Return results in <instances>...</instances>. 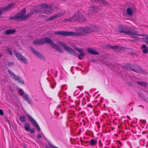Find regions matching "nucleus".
Wrapping results in <instances>:
<instances>
[{
	"mask_svg": "<svg viewBox=\"0 0 148 148\" xmlns=\"http://www.w3.org/2000/svg\"><path fill=\"white\" fill-rule=\"evenodd\" d=\"M48 43L52 48L60 53L63 52L61 48L57 44L53 43V41L48 37L42 38L34 40L33 42L34 45H39Z\"/></svg>",
	"mask_w": 148,
	"mask_h": 148,
	"instance_id": "obj_1",
	"label": "nucleus"
},
{
	"mask_svg": "<svg viewBox=\"0 0 148 148\" xmlns=\"http://www.w3.org/2000/svg\"><path fill=\"white\" fill-rule=\"evenodd\" d=\"M118 31L122 34L126 35H134L137 36H145V35L138 34L137 31H134L133 28H130L129 27L122 25L119 26Z\"/></svg>",
	"mask_w": 148,
	"mask_h": 148,
	"instance_id": "obj_2",
	"label": "nucleus"
},
{
	"mask_svg": "<svg viewBox=\"0 0 148 148\" xmlns=\"http://www.w3.org/2000/svg\"><path fill=\"white\" fill-rule=\"evenodd\" d=\"M123 67L127 70L132 71L137 73H143L145 71L139 66L135 64H125L123 66Z\"/></svg>",
	"mask_w": 148,
	"mask_h": 148,
	"instance_id": "obj_3",
	"label": "nucleus"
},
{
	"mask_svg": "<svg viewBox=\"0 0 148 148\" xmlns=\"http://www.w3.org/2000/svg\"><path fill=\"white\" fill-rule=\"evenodd\" d=\"M26 12V9L24 8L21 11L16 14L15 16L9 18L10 20H14L20 19L21 20H24L29 17L32 14L30 13L24 15Z\"/></svg>",
	"mask_w": 148,
	"mask_h": 148,
	"instance_id": "obj_4",
	"label": "nucleus"
},
{
	"mask_svg": "<svg viewBox=\"0 0 148 148\" xmlns=\"http://www.w3.org/2000/svg\"><path fill=\"white\" fill-rule=\"evenodd\" d=\"M59 44L63 47L69 53L71 54H72L74 56H77V53L73 49L61 41H58Z\"/></svg>",
	"mask_w": 148,
	"mask_h": 148,
	"instance_id": "obj_5",
	"label": "nucleus"
},
{
	"mask_svg": "<svg viewBox=\"0 0 148 148\" xmlns=\"http://www.w3.org/2000/svg\"><path fill=\"white\" fill-rule=\"evenodd\" d=\"M41 6L42 7L41 11L42 13L50 14L53 13V7L51 5L47 4H42L41 5Z\"/></svg>",
	"mask_w": 148,
	"mask_h": 148,
	"instance_id": "obj_6",
	"label": "nucleus"
},
{
	"mask_svg": "<svg viewBox=\"0 0 148 148\" xmlns=\"http://www.w3.org/2000/svg\"><path fill=\"white\" fill-rule=\"evenodd\" d=\"M8 72L10 76L18 83L22 84H24V83L23 80L21 79L20 77H18L12 72L9 69H8Z\"/></svg>",
	"mask_w": 148,
	"mask_h": 148,
	"instance_id": "obj_7",
	"label": "nucleus"
},
{
	"mask_svg": "<svg viewBox=\"0 0 148 148\" xmlns=\"http://www.w3.org/2000/svg\"><path fill=\"white\" fill-rule=\"evenodd\" d=\"M30 48L33 53L36 56L43 60H45V57L40 53L35 50L33 47H30Z\"/></svg>",
	"mask_w": 148,
	"mask_h": 148,
	"instance_id": "obj_8",
	"label": "nucleus"
},
{
	"mask_svg": "<svg viewBox=\"0 0 148 148\" xmlns=\"http://www.w3.org/2000/svg\"><path fill=\"white\" fill-rule=\"evenodd\" d=\"M14 53L19 60L22 61L25 64L27 63V59L25 57L23 56L20 53H19L16 51H14Z\"/></svg>",
	"mask_w": 148,
	"mask_h": 148,
	"instance_id": "obj_9",
	"label": "nucleus"
},
{
	"mask_svg": "<svg viewBox=\"0 0 148 148\" xmlns=\"http://www.w3.org/2000/svg\"><path fill=\"white\" fill-rule=\"evenodd\" d=\"M66 13V12L64 11L63 12H61L60 13L54 14L53 16L47 19L46 21L48 22L50 21L53 20L57 18L62 16V15H65Z\"/></svg>",
	"mask_w": 148,
	"mask_h": 148,
	"instance_id": "obj_10",
	"label": "nucleus"
},
{
	"mask_svg": "<svg viewBox=\"0 0 148 148\" xmlns=\"http://www.w3.org/2000/svg\"><path fill=\"white\" fill-rule=\"evenodd\" d=\"M79 17V13H78L77 14L75 13V14L71 18L66 19L65 21H67L72 22L73 21H80L82 22V20H78V18Z\"/></svg>",
	"mask_w": 148,
	"mask_h": 148,
	"instance_id": "obj_11",
	"label": "nucleus"
},
{
	"mask_svg": "<svg viewBox=\"0 0 148 148\" xmlns=\"http://www.w3.org/2000/svg\"><path fill=\"white\" fill-rule=\"evenodd\" d=\"M27 116L30 120V122L34 127H36L38 131H40V129L36 121L30 115L27 114Z\"/></svg>",
	"mask_w": 148,
	"mask_h": 148,
	"instance_id": "obj_12",
	"label": "nucleus"
},
{
	"mask_svg": "<svg viewBox=\"0 0 148 148\" xmlns=\"http://www.w3.org/2000/svg\"><path fill=\"white\" fill-rule=\"evenodd\" d=\"M75 49L80 53L78 56V58L80 60L83 59L84 58L85 54L83 52L84 50L83 49L79 48L77 47L74 48Z\"/></svg>",
	"mask_w": 148,
	"mask_h": 148,
	"instance_id": "obj_13",
	"label": "nucleus"
},
{
	"mask_svg": "<svg viewBox=\"0 0 148 148\" xmlns=\"http://www.w3.org/2000/svg\"><path fill=\"white\" fill-rule=\"evenodd\" d=\"M83 35L85 36L86 34H89L91 33L90 27L86 26L80 29Z\"/></svg>",
	"mask_w": 148,
	"mask_h": 148,
	"instance_id": "obj_14",
	"label": "nucleus"
},
{
	"mask_svg": "<svg viewBox=\"0 0 148 148\" xmlns=\"http://www.w3.org/2000/svg\"><path fill=\"white\" fill-rule=\"evenodd\" d=\"M54 33L56 35L62 36H69V32L64 31H54Z\"/></svg>",
	"mask_w": 148,
	"mask_h": 148,
	"instance_id": "obj_15",
	"label": "nucleus"
},
{
	"mask_svg": "<svg viewBox=\"0 0 148 148\" xmlns=\"http://www.w3.org/2000/svg\"><path fill=\"white\" fill-rule=\"evenodd\" d=\"M30 125L27 123H26L25 124V126L24 127L25 130L26 131H30V133L31 134L34 133L35 132V130L34 128L30 129Z\"/></svg>",
	"mask_w": 148,
	"mask_h": 148,
	"instance_id": "obj_16",
	"label": "nucleus"
},
{
	"mask_svg": "<svg viewBox=\"0 0 148 148\" xmlns=\"http://www.w3.org/2000/svg\"><path fill=\"white\" fill-rule=\"evenodd\" d=\"M83 35V34L82 32V31H81V32H77L76 33L73 31H69V36H80L82 35Z\"/></svg>",
	"mask_w": 148,
	"mask_h": 148,
	"instance_id": "obj_17",
	"label": "nucleus"
},
{
	"mask_svg": "<svg viewBox=\"0 0 148 148\" xmlns=\"http://www.w3.org/2000/svg\"><path fill=\"white\" fill-rule=\"evenodd\" d=\"M87 51L89 53H90L92 55H99V53L97 51L94 49H93L92 48H89L87 49Z\"/></svg>",
	"mask_w": 148,
	"mask_h": 148,
	"instance_id": "obj_18",
	"label": "nucleus"
},
{
	"mask_svg": "<svg viewBox=\"0 0 148 148\" xmlns=\"http://www.w3.org/2000/svg\"><path fill=\"white\" fill-rule=\"evenodd\" d=\"M23 98L28 103L31 104H32V102L29 98V96L27 94H26L24 95L23 96Z\"/></svg>",
	"mask_w": 148,
	"mask_h": 148,
	"instance_id": "obj_19",
	"label": "nucleus"
},
{
	"mask_svg": "<svg viewBox=\"0 0 148 148\" xmlns=\"http://www.w3.org/2000/svg\"><path fill=\"white\" fill-rule=\"evenodd\" d=\"M91 32H96L98 31L99 28L97 26L93 25L90 27Z\"/></svg>",
	"mask_w": 148,
	"mask_h": 148,
	"instance_id": "obj_20",
	"label": "nucleus"
},
{
	"mask_svg": "<svg viewBox=\"0 0 148 148\" xmlns=\"http://www.w3.org/2000/svg\"><path fill=\"white\" fill-rule=\"evenodd\" d=\"M14 5L13 4H9L7 7L3 8L1 9V10L4 11L8 10H10Z\"/></svg>",
	"mask_w": 148,
	"mask_h": 148,
	"instance_id": "obj_21",
	"label": "nucleus"
},
{
	"mask_svg": "<svg viewBox=\"0 0 148 148\" xmlns=\"http://www.w3.org/2000/svg\"><path fill=\"white\" fill-rule=\"evenodd\" d=\"M78 20H82V22L78 21L80 23H82L86 21V17L83 15H82L81 14L79 13V17L78 18Z\"/></svg>",
	"mask_w": 148,
	"mask_h": 148,
	"instance_id": "obj_22",
	"label": "nucleus"
},
{
	"mask_svg": "<svg viewBox=\"0 0 148 148\" xmlns=\"http://www.w3.org/2000/svg\"><path fill=\"white\" fill-rule=\"evenodd\" d=\"M136 83L138 85L144 87H146L147 86V84L141 81H137Z\"/></svg>",
	"mask_w": 148,
	"mask_h": 148,
	"instance_id": "obj_23",
	"label": "nucleus"
},
{
	"mask_svg": "<svg viewBox=\"0 0 148 148\" xmlns=\"http://www.w3.org/2000/svg\"><path fill=\"white\" fill-rule=\"evenodd\" d=\"M16 31L15 29H8L5 32V34H13L16 32Z\"/></svg>",
	"mask_w": 148,
	"mask_h": 148,
	"instance_id": "obj_24",
	"label": "nucleus"
},
{
	"mask_svg": "<svg viewBox=\"0 0 148 148\" xmlns=\"http://www.w3.org/2000/svg\"><path fill=\"white\" fill-rule=\"evenodd\" d=\"M142 48L143 49V52L144 53H147L148 52V48L145 45H143L142 46Z\"/></svg>",
	"mask_w": 148,
	"mask_h": 148,
	"instance_id": "obj_25",
	"label": "nucleus"
},
{
	"mask_svg": "<svg viewBox=\"0 0 148 148\" xmlns=\"http://www.w3.org/2000/svg\"><path fill=\"white\" fill-rule=\"evenodd\" d=\"M91 11H93L95 12H97L99 9V8L97 6L92 5L90 8Z\"/></svg>",
	"mask_w": 148,
	"mask_h": 148,
	"instance_id": "obj_26",
	"label": "nucleus"
},
{
	"mask_svg": "<svg viewBox=\"0 0 148 148\" xmlns=\"http://www.w3.org/2000/svg\"><path fill=\"white\" fill-rule=\"evenodd\" d=\"M97 140L95 139H92L90 140V145L91 146H93L96 145Z\"/></svg>",
	"mask_w": 148,
	"mask_h": 148,
	"instance_id": "obj_27",
	"label": "nucleus"
},
{
	"mask_svg": "<svg viewBox=\"0 0 148 148\" xmlns=\"http://www.w3.org/2000/svg\"><path fill=\"white\" fill-rule=\"evenodd\" d=\"M127 12L129 16H132L133 14L132 10L130 8H128L127 9Z\"/></svg>",
	"mask_w": 148,
	"mask_h": 148,
	"instance_id": "obj_28",
	"label": "nucleus"
},
{
	"mask_svg": "<svg viewBox=\"0 0 148 148\" xmlns=\"http://www.w3.org/2000/svg\"><path fill=\"white\" fill-rule=\"evenodd\" d=\"M19 119L23 123H24L26 121V119L25 116H20L19 117Z\"/></svg>",
	"mask_w": 148,
	"mask_h": 148,
	"instance_id": "obj_29",
	"label": "nucleus"
},
{
	"mask_svg": "<svg viewBox=\"0 0 148 148\" xmlns=\"http://www.w3.org/2000/svg\"><path fill=\"white\" fill-rule=\"evenodd\" d=\"M111 49L114 50L115 51H117L119 49V47L116 45L112 46Z\"/></svg>",
	"mask_w": 148,
	"mask_h": 148,
	"instance_id": "obj_30",
	"label": "nucleus"
},
{
	"mask_svg": "<svg viewBox=\"0 0 148 148\" xmlns=\"http://www.w3.org/2000/svg\"><path fill=\"white\" fill-rule=\"evenodd\" d=\"M101 1L102 3L103 4L106 6H108L109 5V3L105 0H101Z\"/></svg>",
	"mask_w": 148,
	"mask_h": 148,
	"instance_id": "obj_31",
	"label": "nucleus"
},
{
	"mask_svg": "<svg viewBox=\"0 0 148 148\" xmlns=\"http://www.w3.org/2000/svg\"><path fill=\"white\" fill-rule=\"evenodd\" d=\"M6 50L7 52L9 53V54L10 55H12V51L11 50V49L10 48H6Z\"/></svg>",
	"mask_w": 148,
	"mask_h": 148,
	"instance_id": "obj_32",
	"label": "nucleus"
},
{
	"mask_svg": "<svg viewBox=\"0 0 148 148\" xmlns=\"http://www.w3.org/2000/svg\"><path fill=\"white\" fill-rule=\"evenodd\" d=\"M132 39L131 40L132 41H135L138 40V38L134 36L132 37Z\"/></svg>",
	"mask_w": 148,
	"mask_h": 148,
	"instance_id": "obj_33",
	"label": "nucleus"
},
{
	"mask_svg": "<svg viewBox=\"0 0 148 148\" xmlns=\"http://www.w3.org/2000/svg\"><path fill=\"white\" fill-rule=\"evenodd\" d=\"M18 92L21 95H24V92L21 89H20L19 90Z\"/></svg>",
	"mask_w": 148,
	"mask_h": 148,
	"instance_id": "obj_34",
	"label": "nucleus"
},
{
	"mask_svg": "<svg viewBox=\"0 0 148 148\" xmlns=\"http://www.w3.org/2000/svg\"><path fill=\"white\" fill-rule=\"evenodd\" d=\"M8 66L10 67L14 65V63L13 62H10L8 63Z\"/></svg>",
	"mask_w": 148,
	"mask_h": 148,
	"instance_id": "obj_35",
	"label": "nucleus"
},
{
	"mask_svg": "<svg viewBox=\"0 0 148 148\" xmlns=\"http://www.w3.org/2000/svg\"><path fill=\"white\" fill-rule=\"evenodd\" d=\"M145 42L148 44V36H147L145 38H144Z\"/></svg>",
	"mask_w": 148,
	"mask_h": 148,
	"instance_id": "obj_36",
	"label": "nucleus"
},
{
	"mask_svg": "<svg viewBox=\"0 0 148 148\" xmlns=\"http://www.w3.org/2000/svg\"><path fill=\"white\" fill-rule=\"evenodd\" d=\"M112 46H111V45H107L106 46V48L108 49H111V48H112Z\"/></svg>",
	"mask_w": 148,
	"mask_h": 148,
	"instance_id": "obj_37",
	"label": "nucleus"
},
{
	"mask_svg": "<svg viewBox=\"0 0 148 148\" xmlns=\"http://www.w3.org/2000/svg\"><path fill=\"white\" fill-rule=\"evenodd\" d=\"M4 114L3 112L1 109H0V115L3 116Z\"/></svg>",
	"mask_w": 148,
	"mask_h": 148,
	"instance_id": "obj_38",
	"label": "nucleus"
},
{
	"mask_svg": "<svg viewBox=\"0 0 148 148\" xmlns=\"http://www.w3.org/2000/svg\"><path fill=\"white\" fill-rule=\"evenodd\" d=\"M37 136L38 138H41V135L40 134H38Z\"/></svg>",
	"mask_w": 148,
	"mask_h": 148,
	"instance_id": "obj_39",
	"label": "nucleus"
},
{
	"mask_svg": "<svg viewBox=\"0 0 148 148\" xmlns=\"http://www.w3.org/2000/svg\"><path fill=\"white\" fill-rule=\"evenodd\" d=\"M83 86H82L81 87H79V86H77V88H80V90L81 91H82V89L83 88Z\"/></svg>",
	"mask_w": 148,
	"mask_h": 148,
	"instance_id": "obj_40",
	"label": "nucleus"
},
{
	"mask_svg": "<svg viewBox=\"0 0 148 148\" xmlns=\"http://www.w3.org/2000/svg\"><path fill=\"white\" fill-rule=\"evenodd\" d=\"M2 13L3 12L1 11V10H0V18H2L1 16L2 14Z\"/></svg>",
	"mask_w": 148,
	"mask_h": 148,
	"instance_id": "obj_41",
	"label": "nucleus"
},
{
	"mask_svg": "<svg viewBox=\"0 0 148 148\" xmlns=\"http://www.w3.org/2000/svg\"><path fill=\"white\" fill-rule=\"evenodd\" d=\"M51 146L53 148H58V147H56L54 146L51 145Z\"/></svg>",
	"mask_w": 148,
	"mask_h": 148,
	"instance_id": "obj_42",
	"label": "nucleus"
},
{
	"mask_svg": "<svg viewBox=\"0 0 148 148\" xmlns=\"http://www.w3.org/2000/svg\"><path fill=\"white\" fill-rule=\"evenodd\" d=\"M93 0L95 1H97V2H98V1H101V0Z\"/></svg>",
	"mask_w": 148,
	"mask_h": 148,
	"instance_id": "obj_43",
	"label": "nucleus"
},
{
	"mask_svg": "<svg viewBox=\"0 0 148 148\" xmlns=\"http://www.w3.org/2000/svg\"><path fill=\"white\" fill-rule=\"evenodd\" d=\"M46 148H50L49 146H47V145L46 146Z\"/></svg>",
	"mask_w": 148,
	"mask_h": 148,
	"instance_id": "obj_44",
	"label": "nucleus"
},
{
	"mask_svg": "<svg viewBox=\"0 0 148 148\" xmlns=\"http://www.w3.org/2000/svg\"><path fill=\"white\" fill-rule=\"evenodd\" d=\"M139 107H142L143 108H144V107L142 105H139Z\"/></svg>",
	"mask_w": 148,
	"mask_h": 148,
	"instance_id": "obj_45",
	"label": "nucleus"
},
{
	"mask_svg": "<svg viewBox=\"0 0 148 148\" xmlns=\"http://www.w3.org/2000/svg\"><path fill=\"white\" fill-rule=\"evenodd\" d=\"M132 103H129V106L130 107V105L132 103Z\"/></svg>",
	"mask_w": 148,
	"mask_h": 148,
	"instance_id": "obj_46",
	"label": "nucleus"
},
{
	"mask_svg": "<svg viewBox=\"0 0 148 148\" xmlns=\"http://www.w3.org/2000/svg\"><path fill=\"white\" fill-rule=\"evenodd\" d=\"M2 56V54H0V58H1Z\"/></svg>",
	"mask_w": 148,
	"mask_h": 148,
	"instance_id": "obj_47",
	"label": "nucleus"
},
{
	"mask_svg": "<svg viewBox=\"0 0 148 148\" xmlns=\"http://www.w3.org/2000/svg\"><path fill=\"white\" fill-rule=\"evenodd\" d=\"M97 123V124H98H98H99V122H97V123Z\"/></svg>",
	"mask_w": 148,
	"mask_h": 148,
	"instance_id": "obj_48",
	"label": "nucleus"
},
{
	"mask_svg": "<svg viewBox=\"0 0 148 148\" xmlns=\"http://www.w3.org/2000/svg\"><path fill=\"white\" fill-rule=\"evenodd\" d=\"M143 143L144 144V142L143 141H142Z\"/></svg>",
	"mask_w": 148,
	"mask_h": 148,
	"instance_id": "obj_49",
	"label": "nucleus"
},
{
	"mask_svg": "<svg viewBox=\"0 0 148 148\" xmlns=\"http://www.w3.org/2000/svg\"><path fill=\"white\" fill-rule=\"evenodd\" d=\"M131 85H132V83H129Z\"/></svg>",
	"mask_w": 148,
	"mask_h": 148,
	"instance_id": "obj_50",
	"label": "nucleus"
},
{
	"mask_svg": "<svg viewBox=\"0 0 148 148\" xmlns=\"http://www.w3.org/2000/svg\"><path fill=\"white\" fill-rule=\"evenodd\" d=\"M123 48H126V47H122Z\"/></svg>",
	"mask_w": 148,
	"mask_h": 148,
	"instance_id": "obj_51",
	"label": "nucleus"
},
{
	"mask_svg": "<svg viewBox=\"0 0 148 148\" xmlns=\"http://www.w3.org/2000/svg\"><path fill=\"white\" fill-rule=\"evenodd\" d=\"M85 123L84 125L85 126Z\"/></svg>",
	"mask_w": 148,
	"mask_h": 148,
	"instance_id": "obj_52",
	"label": "nucleus"
},
{
	"mask_svg": "<svg viewBox=\"0 0 148 148\" xmlns=\"http://www.w3.org/2000/svg\"><path fill=\"white\" fill-rule=\"evenodd\" d=\"M1 41L0 40V44H1Z\"/></svg>",
	"mask_w": 148,
	"mask_h": 148,
	"instance_id": "obj_53",
	"label": "nucleus"
},
{
	"mask_svg": "<svg viewBox=\"0 0 148 148\" xmlns=\"http://www.w3.org/2000/svg\"><path fill=\"white\" fill-rule=\"evenodd\" d=\"M36 10H34V12H36Z\"/></svg>",
	"mask_w": 148,
	"mask_h": 148,
	"instance_id": "obj_54",
	"label": "nucleus"
},
{
	"mask_svg": "<svg viewBox=\"0 0 148 148\" xmlns=\"http://www.w3.org/2000/svg\"><path fill=\"white\" fill-rule=\"evenodd\" d=\"M81 130L80 129V132L81 131Z\"/></svg>",
	"mask_w": 148,
	"mask_h": 148,
	"instance_id": "obj_55",
	"label": "nucleus"
}]
</instances>
